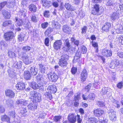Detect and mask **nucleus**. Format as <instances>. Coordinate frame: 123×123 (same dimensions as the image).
Listing matches in <instances>:
<instances>
[{
	"instance_id": "f257e3e1",
	"label": "nucleus",
	"mask_w": 123,
	"mask_h": 123,
	"mask_svg": "<svg viewBox=\"0 0 123 123\" xmlns=\"http://www.w3.org/2000/svg\"><path fill=\"white\" fill-rule=\"evenodd\" d=\"M30 98L32 99L33 102H40L41 101L42 99L40 94L37 92L33 90L30 92Z\"/></svg>"
},
{
	"instance_id": "f03ea898",
	"label": "nucleus",
	"mask_w": 123,
	"mask_h": 123,
	"mask_svg": "<svg viewBox=\"0 0 123 123\" xmlns=\"http://www.w3.org/2000/svg\"><path fill=\"white\" fill-rule=\"evenodd\" d=\"M22 58L23 62L26 65L29 64L31 62L28 55L25 53L23 54L22 56Z\"/></svg>"
},
{
	"instance_id": "7ed1b4c3",
	"label": "nucleus",
	"mask_w": 123,
	"mask_h": 123,
	"mask_svg": "<svg viewBox=\"0 0 123 123\" xmlns=\"http://www.w3.org/2000/svg\"><path fill=\"white\" fill-rule=\"evenodd\" d=\"M109 117L110 120L112 121H114L116 120L117 117L116 112L112 109L110 110L109 113Z\"/></svg>"
},
{
	"instance_id": "20e7f679",
	"label": "nucleus",
	"mask_w": 123,
	"mask_h": 123,
	"mask_svg": "<svg viewBox=\"0 0 123 123\" xmlns=\"http://www.w3.org/2000/svg\"><path fill=\"white\" fill-rule=\"evenodd\" d=\"M76 116L74 113H70L68 116L69 121L71 123H75L76 121Z\"/></svg>"
},
{
	"instance_id": "39448f33",
	"label": "nucleus",
	"mask_w": 123,
	"mask_h": 123,
	"mask_svg": "<svg viewBox=\"0 0 123 123\" xmlns=\"http://www.w3.org/2000/svg\"><path fill=\"white\" fill-rule=\"evenodd\" d=\"M93 7H94L92 11V14L95 15H98L99 11V5L98 4H96Z\"/></svg>"
},
{
	"instance_id": "423d86ee",
	"label": "nucleus",
	"mask_w": 123,
	"mask_h": 123,
	"mask_svg": "<svg viewBox=\"0 0 123 123\" xmlns=\"http://www.w3.org/2000/svg\"><path fill=\"white\" fill-rule=\"evenodd\" d=\"M4 37L6 41L10 40L13 38V33L12 31L7 32L4 34Z\"/></svg>"
},
{
	"instance_id": "0eeeda50",
	"label": "nucleus",
	"mask_w": 123,
	"mask_h": 123,
	"mask_svg": "<svg viewBox=\"0 0 123 123\" xmlns=\"http://www.w3.org/2000/svg\"><path fill=\"white\" fill-rule=\"evenodd\" d=\"M62 44L61 40L56 41L53 44V47L56 50H58L61 48Z\"/></svg>"
},
{
	"instance_id": "6e6552de",
	"label": "nucleus",
	"mask_w": 123,
	"mask_h": 123,
	"mask_svg": "<svg viewBox=\"0 0 123 123\" xmlns=\"http://www.w3.org/2000/svg\"><path fill=\"white\" fill-rule=\"evenodd\" d=\"M5 93L6 96L11 98H13L15 96V93L11 89H8L6 90Z\"/></svg>"
},
{
	"instance_id": "1a4fd4ad",
	"label": "nucleus",
	"mask_w": 123,
	"mask_h": 123,
	"mask_svg": "<svg viewBox=\"0 0 123 123\" xmlns=\"http://www.w3.org/2000/svg\"><path fill=\"white\" fill-rule=\"evenodd\" d=\"M87 72L86 69H84L81 74L80 79L82 82L85 81L87 76Z\"/></svg>"
},
{
	"instance_id": "9d476101",
	"label": "nucleus",
	"mask_w": 123,
	"mask_h": 123,
	"mask_svg": "<svg viewBox=\"0 0 123 123\" xmlns=\"http://www.w3.org/2000/svg\"><path fill=\"white\" fill-rule=\"evenodd\" d=\"M48 75L49 77H51V80L52 81H56L58 78L57 74L54 72L50 73Z\"/></svg>"
},
{
	"instance_id": "9b49d317",
	"label": "nucleus",
	"mask_w": 123,
	"mask_h": 123,
	"mask_svg": "<svg viewBox=\"0 0 123 123\" xmlns=\"http://www.w3.org/2000/svg\"><path fill=\"white\" fill-rule=\"evenodd\" d=\"M47 89L49 92L54 93H55L57 91L56 86L55 85H49Z\"/></svg>"
},
{
	"instance_id": "f8f14e48",
	"label": "nucleus",
	"mask_w": 123,
	"mask_h": 123,
	"mask_svg": "<svg viewBox=\"0 0 123 123\" xmlns=\"http://www.w3.org/2000/svg\"><path fill=\"white\" fill-rule=\"evenodd\" d=\"M15 86L18 90H23L25 89V86L24 83L22 82H19Z\"/></svg>"
},
{
	"instance_id": "ddd939ff",
	"label": "nucleus",
	"mask_w": 123,
	"mask_h": 123,
	"mask_svg": "<svg viewBox=\"0 0 123 123\" xmlns=\"http://www.w3.org/2000/svg\"><path fill=\"white\" fill-rule=\"evenodd\" d=\"M104 111L99 109L95 110L93 113L94 115L97 117H99L102 115L104 114Z\"/></svg>"
},
{
	"instance_id": "4468645a",
	"label": "nucleus",
	"mask_w": 123,
	"mask_h": 123,
	"mask_svg": "<svg viewBox=\"0 0 123 123\" xmlns=\"http://www.w3.org/2000/svg\"><path fill=\"white\" fill-rule=\"evenodd\" d=\"M41 3L43 4V6L47 8H49L51 6L50 2L47 0H41Z\"/></svg>"
},
{
	"instance_id": "2eb2a0df",
	"label": "nucleus",
	"mask_w": 123,
	"mask_h": 123,
	"mask_svg": "<svg viewBox=\"0 0 123 123\" xmlns=\"http://www.w3.org/2000/svg\"><path fill=\"white\" fill-rule=\"evenodd\" d=\"M119 64V63L118 60H114L111 63L110 65V68L112 69H114Z\"/></svg>"
},
{
	"instance_id": "dca6fc26",
	"label": "nucleus",
	"mask_w": 123,
	"mask_h": 123,
	"mask_svg": "<svg viewBox=\"0 0 123 123\" xmlns=\"http://www.w3.org/2000/svg\"><path fill=\"white\" fill-rule=\"evenodd\" d=\"M37 79L39 81L42 83L44 82L45 84L46 82V78L44 76L39 75L37 76Z\"/></svg>"
},
{
	"instance_id": "f3484780",
	"label": "nucleus",
	"mask_w": 123,
	"mask_h": 123,
	"mask_svg": "<svg viewBox=\"0 0 123 123\" xmlns=\"http://www.w3.org/2000/svg\"><path fill=\"white\" fill-rule=\"evenodd\" d=\"M65 7L67 10L70 11H73L75 10L74 7L72 6L70 4L68 3H66L65 4Z\"/></svg>"
},
{
	"instance_id": "a211bd4d",
	"label": "nucleus",
	"mask_w": 123,
	"mask_h": 123,
	"mask_svg": "<svg viewBox=\"0 0 123 123\" xmlns=\"http://www.w3.org/2000/svg\"><path fill=\"white\" fill-rule=\"evenodd\" d=\"M2 13L4 18L5 19H9L10 17V13L6 10L3 9L2 11Z\"/></svg>"
},
{
	"instance_id": "6ab92c4d",
	"label": "nucleus",
	"mask_w": 123,
	"mask_h": 123,
	"mask_svg": "<svg viewBox=\"0 0 123 123\" xmlns=\"http://www.w3.org/2000/svg\"><path fill=\"white\" fill-rule=\"evenodd\" d=\"M52 26L53 29H59L60 28V25L58 22L55 20H53L52 22Z\"/></svg>"
},
{
	"instance_id": "aec40b11",
	"label": "nucleus",
	"mask_w": 123,
	"mask_h": 123,
	"mask_svg": "<svg viewBox=\"0 0 123 123\" xmlns=\"http://www.w3.org/2000/svg\"><path fill=\"white\" fill-rule=\"evenodd\" d=\"M62 30L64 32L67 33L70 32L71 31L70 27L67 25H65L63 26Z\"/></svg>"
},
{
	"instance_id": "412c9836",
	"label": "nucleus",
	"mask_w": 123,
	"mask_h": 123,
	"mask_svg": "<svg viewBox=\"0 0 123 123\" xmlns=\"http://www.w3.org/2000/svg\"><path fill=\"white\" fill-rule=\"evenodd\" d=\"M38 69L34 67H31L30 69L31 74L33 75H36L38 73Z\"/></svg>"
},
{
	"instance_id": "4be33fe9",
	"label": "nucleus",
	"mask_w": 123,
	"mask_h": 123,
	"mask_svg": "<svg viewBox=\"0 0 123 123\" xmlns=\"http://www.w3.org/2000/svg\"><path fill=\"white\" fill-rule=\"evenodd\" d=\"M37 107V105L34 102L30 104L28 106L29 109L30 110H32L36 109Z\"/></svg>"
},
{
	"instance_id": "5701e85b",
	"label": "nucleus",
	"mask_w": 123,
	"mask_h": 123,
	"mask_svg": "<svg viewBox=\"0 0 123 123\" xmlns=\"http://www.w3.org/2000/svg\"><path fill=\"white\" fill-rule=\"evenodd\" d=\"M28 103V101H27L22 99L18 100L16 102L17 104H20L24 105H26Z\"/></svg>"
},
{
	"instance_id": "b1692460",
	"label": "nucleus",
	"mask_w": 123,
	"mask_h": 123,
	"mask_svg": "<svg viewBox=\"0 0 123 123\" xmlns=\"http://www.w3.org/2000/svg\"><path fill=\"white\" fill-rule=\"evenodd\" d=\"M31 87L33 89H38L42 88L43 86H40L36 82H33L31 84Z\"/></svg>"
},
{
	"instance_id": "393cba45",
	"label": "nucleus",
	"mask_w": 123,
	"mask_h": 123,
	"mask_svg": "<svg viewBox=\"0 0 123 123\" xmlns=\"http://www.w3.org/2000/svg\"><path fill=\"white\" fill-rule=\"evenodd\" d=\"M1 119L3 121L6 122H9L10 121V118L7 115H5L1 116Z\"/></svg>"
},
{
	"instance_id": "a878e982",
	"label": "nucleus",
	"mask_w": 123,
	"mask_h": 123,
	"mask_svg": "<svg viewBox=\"0 0 123 123\" xmlns=\"http://www.w3.org/2000/svg\"><path fill=\"white\" fill-rule=\"evenodd\" d=\"M24 26L25 28L28 29L31 27L30 23L28 20H25L24 21Z\"/></svg>"
},
{
	"instance_id": "bb28decb",
	"label": "nucleus",
	"mask_w": 123,
	"mask_h": 123,
	"mask_svg": "<svg viewBox=\"0 0 123 123\" xmlns=\"http://www.w3.org/2000/svg\"><path fill=\"white\" fill-rule=\"evenodd\" d=\"M24 78L26 80H30L31 77L29 72L28 71H25L24 73Z\"/></svg>"
},
{
	"instance_id": "cd10ccee",
	"label": "nucleus",
	"mask_w": 123,
	"mask_h": 123,
	"mask_svg": "<svg viewBox=\"0 0 123 123\" xmlns=\"http://www.w3.org/2000/svg\"><path fill=\"white\" fill-rule=\"evenodd\" d=\"M89 122L90 123H98V120L94 117H90L88 119Z\"/></svg>"
},
{
	"instance_id": "c85d7f7f",
	"label": "nucleus",
	"mask_w": 123,
	"mask_h": 123,
	"mask_svg": "<svg viewBox=\"0 0 123 123\" xmlns=\"http://www.w3.org/2000/svg\"><path fill=\"white\" fill-rule=\"evenodd\" d=\"M59 65L62 67H65L66 66L67 64V61L62 60L60 59L59 62Z\"/></svg>"
},
{
	"instance_id": "c756f323",
	"label": "nucleus",
	"mask_w": 123,
	"mask_h": 123,
	"mask_svg": "<svg viewBox=\"0 0 123 123\" xmlns=\"http://www.w3.org/2000/svg\"><path fill=\"white\" fill-rule=\"evenodd\" d=\"M26 12V10L25 9H23L22 10L19 12V14L20 17L23 16L25 17V13Z\"/></svg>"
},
{
	"instance_id": "7c9ffc66",
	"label": "nucleus",
	"mask_w": 123,
	"mask_h": 123,
	"mask_svg": "<svg viewBox=\"0 0 123 123\" xmlns=\"http://www.w3.org/2000/svg\"><path fill=\"white\" fill-rule=\"evenodd\" d=\"M29 10L31 11L34 12H36V10L37 7L35 5L33 4H31L29 6Z\"/></svg>"
},
{
	"instance_id": "2f4dec72",
	"label": "nucleus",
	"mask_w": 123,
	"mask_h": 123,
	"mask_svg": "<svg viewBox=\"0 0 123 123\" xmlns=\"http://www.w3.org/2000/svg\"><path fill=\"white\" fill-rule=\"evenodd\" d=\"M40 69L42 73L43 74L45 73L46 70L45 66L42 64H39Z\"/></svg>"
},
{
	"instance_id": "473e14b6",
	"label": "nucleus",
	"mask_w": 123,
	"mask_h": 123,
	"mask_svg": "<svg viewBox=\"0 0 123 123\" xmlns=\"http://www.w3.org/2000/svg\"><path fill=\"white\" fill-rule=\"evenodd\" d=\"M25 35L23 33H21L18 36V39L19 42H22L24 40Z\"/></svg>"
},
{
	"instance_id": "72a5a7b5",
	"label": "nucleus",
	"mask_w": 123,
	"mask_h": 123,
	"mask_svg": "<svg viewBox=\"0 0 123 123\" xmlns=\"http://www.w3.org/2000/svg\"><path fill=\"white\" fill-rule=\"evenodd\" d=\"M12 24V22L11 21H6L3 22L2 25L3 26L5 27L9 25H11Z\"/></svg>"
},
{
	"instance_id": "f704fd0d",
	"label": "nucleus",
	"mask_w": 123,
	"mask_h": 123,
	"mask_svg": "<svg viewBox=\"0 0 123 123\" xmlns=\"http://www.w3.org/2000/svg\"><path fill=\"white\" fill-rule=\"evenodd\" d=\"M68 58L69 56L68 55L65 54H63L61 56V58L60 59L67 61Z\"/></svg>"
},
{
	"instance_id": "c9c22d12",
	"label": "nucleus",
	"mask_w": 123,
	"mask_h": 123,
	"mask_svg": "<svg viewBox=\"0 0 123 123\" xmlns=\"http://www.w3.org/2000/svg\"><path fill=\"white\" fill-rule=\"evenodd\" d=\"M53 29L49 27L48 28L45 32V34L46 35H48L49 33L53 31Z\"/></svg>"
},
{
	"instance_id": "e433bc0d",
	"label": "nucleus",
	"mask_w": 123,
	"mask_h": 123,
	"mask_svg": "<svg viewBox=\"0 0 123 123\" xmlns=\"http://www.w3.org/2000/svg\"><path fill=\"white\" fill-rule=\"evenodd\" d=\"M61 118V116H56L54 117L53 120L56 122H57L60 121Z\"/></svg>"
},
{
	"instance_id": "4c0bfd02",
	"label": "nucleus",
	"mask_w": 123,
	"mask_h": 123,
	"mask_svg": "<svg viewBox=\"0 0 123 123\" xmlns=\"http://www.w3.org/2000/svg\"><path fill=\"white\" fill-rule=\"evenodd\" d=\"M112 101L115 104V106L117 108H119L120 107V105L119 104V102L118 101L115 100L114 99Z\"/></svg>"
},
{
	"instance_id": "58836bf2",
	"label": "nucleus",
	"mask_w": 123,
	"mask_h": 123,
	"mask_svg": "<svg viewBox=\"0 0 123 123\" xmlns=\"http://www.w3.org/2000/svg\"><path fill=\"white\" fill-rule=\"evenodd\" d=\"M46 97L49 98L50 100H51L52 99V96L50 93L49 92H46L44 94Z\"/></svg>"
},
{
	"instance_id": "ea45409f",
	"label": "nucleus",
	"mask_w": 123,
	"mask_h": 123,
	"mask_svg": "<svg viewBox=\"0 0 123 123\" xmlns=\"http://www.w3.org/2000/svg\"><path fill=\"white\" fill-rule=\"evenodd\" d=\"M95 95L93 93H90L88 96V98L90 100H93L95 98Z\"/></svg>"
},
{
	"instance_id": "a19ab883",
	"label": "nucleus",
	"mask_w": 123,
	"mask_h": 123,
	"mask_svg": "<svg viewBox=\"0 0 123 123\" xmlns=\"http://www.w3.org/2000/svg\"><path fill=\"white\" fill-rule=\"evenodd\" d=\"M111 19L114 20L118 18V15L117 13L115 12L113 13L111 16Z\"/></svg>"
},
{
	"instance_id": "79ce46f5",
	"label": "nucleus",
	"mask_w": 123,
	"mask_h": 123,
	"mask_svg": "<svg viewBox=\"0 0 123 123\" xmlns=\"http://www.w3.org/2000/svg\"><path fill=\"white\" fill-rule=\"evenodd\" d=\"M44 16L47 18H49L50 16L49 11H45L43 13Z\"/></svg>"
},
{
	"instance_id": "37998d69",
	"label": "nucleus",
	"mask_w": 123,
	"mask_h": 123,
	"mask_svg": "<svg viewBox=\"0 0 123 123\" xmlns=\"http://www.w3.org/2000/svg\"><path fill=\"white\" fill-rule=\"evenodd\" d=\"M7 2L6 1H4L1 2L0 3V11H1L2 8L7 4Z\"/></svg>"
},
{
	"instance_id": "c03bdc74",
	"label": "nucleus",
	"mask_w": 123,
	"mask_h": 123,
	"mask_svg": "<svg viewBox=\"0 0 123 123\" xmlns=\"http://www.w3.org/2000/svg\"><path fill=\"white\" fill-rule=\"evenodd\" d=\"M8 56L10 57H13L15 55V54L13 52L11 51H9L8 52Z\"/></svg>"
},
{
	"instance_id": "a18cd8bd",
	"label": "nucleus",
	"mask_w": 123,
	"mask_h": 123,
	"mask_svg": "<svg viewBox=\"0 0 123 123\" xmlns=\"http://www.w3.org/2000/svg\"><path fill=\"white\" fill-rule=\"evenodd\" d=\"M76 117V119H77V123H81L82 120L80 116L79 115H77Z\"/></svg>"
},
{
	"instance_id": "49530a36",
	"label": "nucleus",
	"mask_w": 123,
	"mask_h": 123,
	"mask_svg": "<svg viewBox=\"0 0 123 123\" xmlns=\"http://www.w3.org/2000/svg\"><path fill=\"white\" fill-rule=\"evenodd\" d=\"M97 105L99 107H103L105 106V103L101 101H97Z\"/></svg>"
},
{
	"instance_id": "de8ad7c7",
	"label": "nucleus",
	"mask_w": 123,
	"mask_h": 123,
	"mask_svg": "<svg viewBox=\"0 0 123 123\" xmlns=\"http://www.w3.org/2000/svg\"><path fill=\"white\" fill-rule=\"evenodd\" d=\"M7 104L9 106H13L14 104V101L12 100H10L8 101Z\"/></svg>"
},
{
	"instance_id": "09e8293b",
	"label": "nucleus",
	"mask_w": 123,
	"mask_h": 123,
	"mask_svg": "<svg viewBox=\"0 0 123 123\" xmlns=\"http://www.w3.org/2000/svg\"><path fill=\"white\" fill-rule=\"evenodd\" d=\"M9 116L13 118L14 117L16 116L15 113L14 111H13L10 112H9Z\"/></svg>"
},
{
	"instance_id": "8fccbe9b",
	"label": "nucleus",
	"mask_w": 123,
	"mask_h": 123,
	"mask_svg": "<svg viewBox=\"0 0 123 123\" xmlns=\"http://www.w3.org/2000/svg\"><path fill=\"white\" fill-rule=\"evenodd\" d=\"M49 23L47 22H44L41 24L42 27L43 29H45L48 26Z\"/></svg>"
},
{
	"instance_id": "3c124183",
	"label": "nucleus",
	"mask_w": 123,
	"mask_h": 123,
	"mask_svg": "<svg viewBox=\"0 0 123 123\" xmlns=\"http://www.w3.org/2000/svg\"><path fill=\"white\" fill-rule=\"evenodd\" d=\"M64 44L65 46H67V47H70V46H71L70 44L69 43V40L68 39H67L65 40Z\"/></svg>"
},
{
	"instance_id": "603ef678",
	"label": "nucleus",
	"mask_w": 123,
	"mask_h": 123,
	"mask_svg": "<svg viewBox=\"0 0 123 123\" xmlns=\"http://www.w3.org/2000/svg\"><path fill=\"white\" fill-rule=\"evenodd\" d=\"M74 49V48L73 47H70V46L69 47H68L67 48H66V50L63 49L64 50V51H66L67 52H70V51L73 50Z\"/></svg>"
},
{
	"instance_id": "864d4df0",
	"label": "nucleus",
	"mask_w": 123,
	"mask_h": 123,
	"mask_svg": "<svg viewBox=\"0 0 123 123\" xmlns=\"http://www.w3.org/2000/svg\"><path fill=\"white\" fill-rule=\"evenodd\" d=\"M31 48L29 46H27L25 47H24L22 49L25 51H28L30 50Z\"/></svg>"
},
{
	"instance_id": "5fc2aeb1",
	"label": "nucleus",
	"mask_w": 123,
	"mask_h": 123,
	"mask_svg": "<svg viewBox=\"0 0 123 123\" xmlns=\"http://www.w3.org/2000/svg\"><path fill=\"white\" fill-rule=\"evenodd\" d=\"M31 19L32 21L33 22H36L37 21V18L35 15H33L31 17Z\"/></svg>"
},
{
	"instance_id": "6e6d98bb",
	"label": "nucleus",
	"mask_w": 123,
	"mask_h": 123,
	"mask_svg": "<svg viewBox=\"0 0 123 123\" xmlns=\"http://www.w3.org/2000/svg\"><path fill=\"white\" fill-rule=\"evenodd\" d=\"M77 68H76L73 67L71 69V72L73 74H74L77 72Z\"/></svg>"
},
{
	"instance_id": "4d7b16f0",
	"label": "nucleus",
	"mask_w": 123,
	"mask_h": 123,
	"mask_svg": "<svg viewBox=\"0 0 123 123\" xmlns=\"http://www.w3.org/2000/svg\"><path fill=\"white\" fill-rule=\"evenodd\" d=\"M81 30V33L82 34L86 33L87 30V27L86 26H84L82 27Z\"/></svg>"
},
{
	"instance_id": "13d9d810",
	"label": "nucleus",
	"mask_w": 123,
	"mask_h": 123,
	"mask_svg": "<svg viewBox=\"0 0 123 123\" xmlns=\"http://www.w3.org/2000/svg\"><path fill=\"white\" fill-rule=\"evenodd\" d=\"M21 113L23 114L25 113L26 112H27L26 109L25 107H22L21 108V110L20 111Z\"/></svg>"
},
{
	"instance_id": "bf43d9fd",
	"label": "nucleus",
	"mask_w": 123,
	"mask_h": 123,
	"mask_svg": "<svg viewBox=\"0 0 123 123\" xmlns=\"http://www.w3.org/2000/svg\"><path fill=\"white\" fill-rule=\"evenodd\" d=\"M75 97L74 98V100H78L80 98V93H76L75 95Z\"/></svg>"
},
{
	"instance_id": "052dcab7",
	"label": "nucleus",
	"mask_w": 123,
	"mask_h": 123,
	"mask_svg": "<svg viewBox=\"0 0 123 123\" xmlns=\"http://www.w3.org/2000/svg\"><path fill=\"white\" fill-rule=\"evenodd\" d=\"M82 52L83 54H85L86 53L87 51V49L85 46H83L82 48Z\"/></svg>"
},
{
	"instance_id": "680f3d73",
	"label": "nucleus",
	"mask_w": 123,
	"mask_h": 123,
	"mask_svg": "<svg viewBox=\"0 0 123 123\" xmlns=\"http://www.w3.org/2000/svg\"><path fill=\"white\" fill-rule=\"evenodd\" d=\"M81 54L80 51L78 50L75 56L80 58L81 56Z\"/></svg>"
},
{
	"instance_id": "e2e57ef3",
	"label": "nucleus",
	"mask_w": 123,
	"mask_h": 123,
	"mask_svg": "<svg viewBox=\"0 0 123 123\" xmlns=\"http://www.w3.org/2000/svg\"><path fill=\"white\" fill-rule=\"evenodd\" d=\"M24 21L23 22V20L21 19H19L18 20V22L17 23V26H20L22 25L23 24H24Z\"/></svg>"
},
{
	"instance_id": "0e129e2a",
	"label": "nucleus",
	"mask_w": 123,
	"mask_h": 123,
	"mask_svg": "<svg viewBox=\"0 0 123 123\" xmlns=\"http://www.w3.org/2000/svg\"><path fill=\"white\" fill-rule=\"evenodd\" d=\"M49 39L48 37L46 38L45 40V45L47 46H49Z\"/></svg>"
},
{
	"instance_id": "69168bd1",
	"label": "nucleus",
	"mask_w": 123,
	"mask_h": 123,
	"mask_svg": "<svg viewBox=\"0 0 123 123\" xmlns=\"http://www.w3.org/2000/svg\"><path fill=\"white\" fill-rule=\"evenodd\" d=\"M119 41L123 45V36H120L118 38Z\"/></svg>"
},
{
	"instance_id": "338daca9",
	"label": "nucleus",
	"mask_w": 123,
	"mask_h": 123,
	"mask_svg": "<svg viewBox=\"0 0 123 123\" xmlns=\"http://www.w3.org/2000/svg\"><path fill=\"white\" fill-rule=\"evenodd\" d=\"M123 86V82H121L118 83L117 85V87L119 89L122 88Z\"/></svg>"
},
{
	"instance_id": "774afa93",
	"label": "nucleus",
	"mask_w": 123,
	"mask_h": 123,
	"mask_svg": "<svg viewBox=\"0 0 123 123\" xmlns=\"http://www.w3.org/2000/svg\"><path fill=\"white\" fill-rule=\"evenodd\" d=\"M14 3L12 2L9 3L7 7L10 8H12L14 7Z\"/></svg>"
}]
</instances>
